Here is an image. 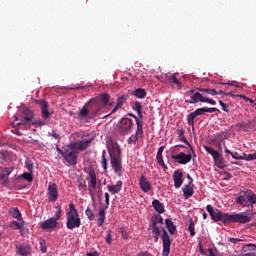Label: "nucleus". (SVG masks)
Segmentation results:
<instances>
[{
    "label": "nucleus",
    "mask_w": 256,
    "mask_h": 256,
    "mask_svg": "<svg viewBox=\"0 0 256 256\" xmlns=\"http://www.w3.org/2000/svg\"><path fill=\"white\" fill-rule=\"evenodd\" d=\"M66 225L68 229H77L81 227V217L73 203L69 204V211L66 213Z\"/></svg>",
    "instance_id": "3"
},
{
    "label": "nucleus",
    "mask_w": 256,
    "mask_h": 256,
    "mask_svg": "<svg viewBox=\"0 0 256 256\" xmlns=\"http://www.w3.org/2000/svg\"><path fill=\"white\" fill-rule=\"evenodd\" d=\"M105 203H106V206H105V209H108L109 208V193H105Z\"/></svg>",
    "instance_id": "61"
},
{
    "label": "nucleus",
    "mask_w": 256,
    "mask_h": 256,
    "mask_svg": "<svg viewBox=\"0 0 256 256\" xmlns=\"http://www.w3.org/2000/svg\"><path fill=\"white\" fill-rule=\"evenodd\" d=\"M106 243H108V245H111V243H113V239H112V236H111V230L107 231Z\"/></svg>",
    "instance_id": "54"
},
{
    "label": "nucleus",
    "mask_w": 256,
    "mask_h": 256,
    "mask_svg": "<svg viewBox=\"0 0 256 256\" xmlns=\"http://www.w3.org/2000/svg\"><path fill=\"white\" fill-rule=\"evenodd\" d=\"M152 206L154 207L155 211H157V213H160V214L165 213V205H163L161 201L159 200L152 201Z\"/></svg>",
    "instance_id": "28"
},
{
    "label": "nucleus",
    "mask_w": 256,
    "mask_h": 256,
    "mask_svg": "<svg viewBox=\"0 0 256 256\" xmlns=\"http://www.w3.org/2000/svg\"><path fill=\"white\" fill-rule=\"evenodd\" d=\"M137 256H151V255L147 252H142V253H139Z\"/></svg>",
    "instance_id": "64"
},
{
    "label": "nucleus",
    "mask_w": 256,
    "mask_h": 256,
    "mask_svg": "<svg viewBox=\"0 0 256 256\" xmlns=\"http://www.w3.org/2000/svg\"><path fill=\"white\" fill-rule=\"evenodd\" d=\"M171 157L174 161H177L179 165H187V163H190L191 159H193L191 154H184L183 152H180L177 155H172Z\"/></svg>",
    "instance_id": "14"
},
{
    "label": "nucleus",
    "mask_w": 256,
    "mask_h": 256,
    "mask_svg": "<svg viewBox=\"0 0 256 256\" xmlns=\"http://www.w3.org/2000/svg\"><path fill=\"white\" fill-rule=\"evenodd\" d=\"M221 113L218 108H205V113Z\"/></svg>",
    "instance_id": "57"
},
{
    "label": "nucleus",
    "mask_w": 256,
    "mask_h": 256,
    "mask_svg": "<svg viewBox=\"0 0 256 256\" xmlns=\"http://www.w3.org/2000/svg\"><path fill=\"white\" fill-rule=\"evenodd\" d=\"M59 199V190L57 189V184L49 183L48 185V200L51 203H55Z\"/></svg>",
    "instance_id": "13"
},
{
    "label": "nucleus",
    "mask_w": 256,
    "mask_h": 256,
    "mask_svg": "<svg viewBox=\"0 0 256 256\" xmlns=\"http://www.w3.org/2000/svg\"><path fill=\"white\" fill-rule=\"evenodd\" d=\"M22 121L16 123L17 126L19 125H31V123H33V111L29 110V109H24L22 112Z\"/></svg>",
    "instance_id": "12"
},
{
    "label": "nucleus",
    "mask_w": 256,
    "mask_h": 256,
    "mask_svg": "<svg viewBox=\"0 0 256 256\" xmlns=\"http://www.w3.org/2000/svg\"><path fill=\"white\" fill-rule=\"evenodd\" d=\"M8 157H9V151H6V150L0 151V159L2 161H7Z\"/></svg>",
    "instance_id": "50"
},
{
    "label": "nucleus",
    "mask_w": 256,
    "mask_h": 256,
    "mask_svg": "<svg viewBox=\"0 0 256 256\" xmlns=\"http://www.w3.org/2000/svg\"><path fill=\"white\" fill-rule=\"evenodd\" d=\"M152 223H155V225H163V217L161 215H157Z\"/></svg>",
    "instance_id": "51"
},
{
    "label": "nucleus",
    "mask_w": 256,
    "mask_h": 256,
    "mask_svg": "<svg viewBox=\"0 0 256 256\" xmlns=\"http://www.w3.org/2000/svg\"><path fill=\"white\" fill-rule=\"evenodd\" d=\"M242 161H256V152L254 154L243 153Z\"/></svg>",
    "instance_id": "40"
},
{
    "label": "nucleus",
    "mask_w": 256,
    "mask_h": 256,
    "mask_svg": "<svg viewBox=\"0 0 256 256\" xmlns=\"http://www.w3.org/2000/svg\"><path fill=\"white\" fill-rule=\"evenodd\" d=\"M137 129L136 135L137 137H143V118L135 117Z\"/></svg>",
    "instance_id": "27"
},
{
    "label": "nucleus",
    "mask_w": 256,
    "mask_h": 256,
    "mask_svg": "<svg viewBox=\"0 0 256 256\" xmlns=\"http://www.w3.org/2000/svg\"><path fill=\"white\" fill-rule=\"evenodd\" d=\"M109 99V94L104 93L100 97L92 98L90 100V104L96 109V111L93 112L94 117H97V115H99V111H101L103 107H107Z\"/></svg>",
    "instance_id": "4"
},
{
    "label": "nucleus",
    "mask_w": 256,
    "mask_h": 256,
    "mask_svg": "<svg viewBox=\"0 0 256 256\" xmlns=\"http://www.w3.org/2000/svg\"><path fill=\"white\" fill-rule=\"evenodd\" d=\"M51 137H53L54 139H58V140L60 139L59 134H57V132L55 130H52Z\"/></svg>",
    "instance_id": "62"
},
{
    "label": "nucleus",
    "mask_w": 256,
    "mask_h": 256,
    "mask_svg": "<svg viewBox=\"0 0 256 256\" xmlns=\"http://www.w3.org/2000/svg\"><path fill=\"white\" fill-rule=\"evenodd\" d=\"M21 223H19V222H17V221H15V220H13L12 221V228H14V229H23V225H25V221H20Z\"/></svg>",
    "instance_id": "43"
},
{
    "label": "nucleus",
    "mask_w": 256,
    "mask_h": 256,
    "mask_svg": "<svg viewBox=\"0 0 256 256\" xmlns=\"http://www.w3.org/2000/svg\"><path fill=\"white\" fill-rule=\"evenodd\" d=\"M56 209H57V211L55 213V218L54 219H56V221H59V219H61V213H63V209L61 208V205H58L56 207Z\"/></svg>",
    "instance_id": "48"
},
{
    "label": "nucleus",
    "mask_w": 256,
    "mask_h": 256,
    "mask_svg": "<svg viewBox=\"0 0 256 256\" xmlns=\"http://www.w3.org/2000/svg\"><path fill=\"white\" fill-rule=\"evenodd\" d=\"M90 105V111H92V115L93 113H95V111H97V109H95L94 107H92V105L90 104V102L86 103L84 105V107L80 110L79 113V117H87L89 115V109H87V106Z\"/></svg>",
    "instance_id": "26"
},
{
    "label": "nucleus",
    "mask_w": 256,
    "mask_h": 256,
    "mask_svg": "<svg viewBox=\"0 0 256 256\" xmlns=\"http://www.w3.org/2000/svg\"><path fill=\"white\" fill-rule=\"evenodd\" d=\"M120 135H129L133 131V120L130 118H122L118 123Z\"/></svg>",
    "instance_id": "8"
},
{
    "label": "nucleus",
    "mask_w": 256,
    "mask_h": 256,
    "mask_svg": "<svg viewBox=\"0 0 256 256\" xmlns=\"http://www.w3.org/2000/svg\"><path fill=\"white\" fill-rule=\"evenodd\" d=\"M152 233L153 235H161V228L155 223H152Z\"/></svg>",
    "instance_id": "46"
},
{
    "label": "nucleus",
    "mask_w": 256,
    "mask_h": 256,
    "mask_svg": "<svg viewBox=\"0 0 256 256\" xmlns=\"http://www.w3.org/2000/svg\"><path fill=\"white\" fill-rule=\"evenodd\" d=\"M167 81L171 83V85H177V87H181V82L177 79V73L169 74L166 76Z\"/></svg>",
    "instance_id": "31"
},
{
    "label": "nucleus",
    "mask_w": 256,
    "mask_h": 256,
    "mask_svg": "<svg viewBox=\"0 0 256 256\" xmlns=\"http://www.w3.org/2000/svg\"><path fill=\"white\" fill-rule=\"evenodd\" d=\"M207 96H203V94H201L200 92H195L192 96H191V100H188L187 103H190L191 105L195 104V103H205V99Z\"/></svg>",
    "instance_id": "22"
},
{
    "label": "nucleus",
    "mask_w": 256,
    "mask_h": 256,
    "mask_svg": "<svg viewBox=\"0 0 256 256\" xmlns=\"http://www.w3.org/2000/svg\"><path fill=\"white\" fill-rule=\"evenodd\" d=\"M243 256H256V245L255 244H247L242 248Z\"/></svg>",
    "instance_id": "19"
},
{
    "label": "nucleus",
    "mask_w": 256,
    "mask_h": 256,
    "mask_svg": "<svg viewBox=\"0 0 256 256\" xmlns=\"http://www.w3.org/2000/svg\"><path fill=\"white\" fill-rule=\"evenodd\" d=\"M132 109H134V111H137L139 119H143V106L140 104V102H134Z\"/></svg>",
    "instance_id": "32"
},
{
    "label": "nucleus",
    "mask_w": 256,
    "mask_h": 256,
    "mask_svg": "<svg viewBox=\"0 0 256 256\" xmlns=\"http://www.w3.org/2000/svg\"><path fill=\"white\" fill-rule=\"evenodd\" d=\"M92 140H84L80 142H73L70 144V147L74 150L78 151H85L89 145H91Z\"/></svg>",
    "instance_id": "16"
},
{
    "label": "nucleus",
    "mask_w": 256,
    "mask_h": 256,
    "mask_svg": "<svg viewBox=\"0 0 256 256\" xmlns=\"http://www.w3.org/2000/svg\"><path fill=\"white\" fill-rule=\"evenodd\" d=\"M204 103H209L210 105H216L217 104V102H215V100L210 99L208 97L205 98Z\"/></svg>",
    "instance_id": "60"
},
{
    "label": "nucleus",
    "mask_w": 256,
    "mask_h": 256,
    "mask_svg": "<svg viewBox=\"0 0 256 256\" xmlns=\"http://www.w3.org/2000/svg\"><path fill=\"white\" fill-rule=\"evenodd\" d=\"M123 187V181L119 180L116 185H109L108 186V191L112 193V195H117L119 191H121V188Z\"/></svg>",
    "instance_id": "25"
},
{
    "label": "nucleus",
    "mask_w": 256,
    "mask_h": 256,
    "mask_svg": "<svg viewBox=\"0 0 256 256\" xmlns=\"http://www.w3.org/2000/svg\"><path fill=\"white\" fill-rule=\"evenodd\" d=\"M240 241H243V240H241L239 238H229L228 239V242L233 243L234 245H237V243H240Z\"/></svg>",
    "instance_id": "58"
},
{
    "label": "nucleus",
    "mask_w": 256,
    "mask_h": 256,
    "mask_svg": "<svg viewBox=\"0 0 256 256\" xmlns=\"http://www.w3.org/2000/svg\"><path fill=\"white\" fill-rule=\"evenodd\" d=\"M206 209L211 217V219H213V221H215L216 223L219 221H222V223H226L229 224V213H223L221 212V210L217 209V208H213V206L211 204H208L206 206Z\"/></svg>",
    "instance_id": "5"
},
{
    "label": "nucleus",
    "mask_w": 256,
    "mask_h": 256,
    "mask_svg": "<svg viewBox=\"0 0 256 256\" xmlns=\"http://www.w3.org/2000/svg\"><path fill=\"white\" fill-rule=\"evenodd\" d=\"M231 157L233 158V159H236V160H242L243 161V155L241 156V155H239V153H237V152H232L231 153Z\"/></svg>",
    "instance_id": "56"
},
{
    "label": "nucleus",
    "mask_w": 256,
    "mask_h": 256,
    "mask_svg": "<svg viewBox=\"0 0 256 256\" xmlns=\"http://www.w3.org/2000/svg\"><path fill=\"white\" fill-rule=\"evenodd\" d=\"M195 119H197V114L196 112H192L188 115L187 120H188V125L193 127L195 125Z\"/></svg>",
    "instance_id": "38"
},
{
    "label": "nucleus",
    "mask_w": 256,
    "mask_h": 256,
    "mask_svg": "<svg viewBox=\"0 0 256 256\" xmlns=\"http://www.w3.org/2000/svg\"><path fill=\"white\" fill-rule=\"evenodd\" d=\"M139 185L141 190L144 193H149V191H151L153 188L151 187V183H149V181L147 180V177H145L144 175H142L139 179Z\"/></svg>",
    "instance_id": "18"
},
{
    "label": "nucleus",
    "mask_w": 256,
    "mask_h": 256,
    "mask_svg": "<svg viewBox=\"0 0 256 256\" xmlns=\"http://www.w3.org/2000/svg\"><path fill=\"white\" fill-rule=\"evenodd\" d=\"M77 183H78V189L80 191H85L87 189V184L85 183V180L78 178Z\"/></svg>",
    "instance_id": "41"
},
{
    "label": "nucleus",
    "mask_w": 256,
    "mask_h": 256,
    "mask_svg": "<svg viewBox=\"0 0 256 256\" xmlns=\"http://www.w3.org/2000/svg\"><path fill=\"white\" fill-rule=\"evenodd\" d=\"M42 111L43 119H49L51 117V112H49V104L45 100L36 101Z\"/></svg>",
    "instance_id": "15"
},
{
    "label": "nucleus",
    "mask_w": 256,
    "mask_h": 256,
    "mask_svg": "<svg viewBox=\"0 0 256 256\" xmlns=\"http://www.w3.org/2000/svg\"><path fill=\"white\" fill-rule=\"evenodd\" d=\"M18 255L21 256H29L31 255V245L20 244L16 246Z\"/></svg>",
    "instance_id": "20"
},
{
    "label": "nucleus",
    "mask_w": 256,
    "mask_h": 256,
    "mask_svg": "<svg viewBox=\"0 0 256 256\" xmlns=\"http://www.w3.org/2000/svg\"><path fill=\"white\" fill-rule=\"evenodd\" d=\"M197 115V117H199V115H203V113H205V108H198L194 111Z\"/></svg>",
    "instance_id": "59"
},
{
    "label": "nucleus",
    "mask_w": 256,
    "mask_h": 256,
    "mask_svg": "<svg viewBox=\"0 0 256 256\" xmlns=\"http://www.w3.org/2000/svg\"><path fill=\"white\" fill-rule=\"evenodd\" d=\"M178 133V137L180 139V141H182L183 143H185L186 145H188V147L190 148L191 153L194 155L195 157V150L193 149V146H191V144L189 143V141H187V138H185V131H183V129H178L177 130Z\"/></svg>",
    "instance_id": "23"
},
{
    "label": "nucleus",
    "mask_w": 256,
    "mask_h": 256,
    "mask_svg": "<svg viewBox=\"0 0 256 256\" xmlns=\"http://www.w3.org/2000/svg\"><path fill=\"white\" fill-rule=\"evenodd\" d=\"M123 103H125V97L118 98L115 108L111 111L110 114L103 116V118L105 119V118L109 117L110 115H113V113L117 112V110L119 109V107H121L123 105Z\"/></svg>",
    "instance_id": "34"
},
{
    "label": "nucleus",
    "mask_w": 256,
    "mask_h": 256,
    "mask_svg": "<svg viewBox=\"0 0 256 256\" xmlns=\"http://www.w3.org/2000/svg\"><path fill=\"white\" fill-rule=\"evenodd\" d=\"M23 179L29 183L33 182V172H25L22 174Z\"/></svg>",
    "instance_id": "42"
},
{
    "label": "nucleus",
    "mask_w": 256,
    "mask_h": 256,
    "mask_svg": "<svg viewBox=\"0 0 256 256\" xmlns=\"http://www.w3.org/2000/svg\"><path fill=\"white\" fill-rule=\"evenodd\" d=\"M14 169H15L14 167L3 168L0 173V181H3V183H5V181H7L8 177L11 175V173H13Z\"/></svg>",
    "instance_id": "24"
},
{
    "label": "nucleus",
    "mask_w": 256,
    "mask_h": 256,
    "mask_svg": "<svg viewBox=\"0 0 256 256\" xmlns=\"http://www.w3.org/2000/svg\"><path fill=\"white\" fill-rule=\"evenodd\" d=\"M253 215L251 214V210L249 209L247 212H242L239 214H228V224L229 223H250L251 219H253Z\"/></svg>",
    "instance_id": "6"
},
{
    "label": "nucleus",
    "mask_w": 256,
    "mask_h": 256,
    "mask_svg": "<svg viewBox=\"0 0 256 256\" xmlns=\"http://www.w3.org/2000/svg\"><path fill=\"white\" fill-rule=\"evenodd\" d=\"M197 91H200V93H206L207 95H212V96L217 95V90H216V89H211V88H197Z\"/></svg>",
    "instance_id": "37"
},
{
    "label": "nucleus",
    "mask_w": 256,
    "mask_h": 256,
    "mask_svg": "<svg viewBox=\"0 0 256 256\" xmlns=\"http://www.w3.org/2000/svg\"><path fill=\"white\" fill-rule=\"evenodd\" d=\"M40 227L44 229L45 231H51L57 227V219L55 218H49L46 221H43L40 224Z\"/></svg>",
    "instance_id": "17"
},
{
    "label": "nucleus",
    "mask_w": 256,
    "mask_h": 256,
    "mask_svg": "<svg viewBox=\"0 0 256 256\" xmlns=\"http://www.w3.org/2000/svg\"><path fill=\"white\" fill-rule=\"evenodd\" d=\"M40 251H42V253H47V245H45V240L40 241Z\"/></svg>",
    "instance_id": "55"
},
{
    "label": "nucleus",
    "mask_w": 256,
    "mask_h": 256,
    "mask_svg": "<svg viewBox=\"0 0 256 256\" xmlns=\"http://www.w3.org/2000/svg\"><path fill=\"white\" fill-rule=\"evenodd\" d=\"M235 203L241 207H247L251 211V215H255L254 205H256V194L252 190L240 191L238 197L235 198Z\"/></svg>",
    "instance_id": "2"
},
{
    "label": "nucleus",
    "mask_w": 256,
    "mask_h": 256,
    "mask_svg": "<svg viewBox=\"0 0 256 256\" xmlns=\"http://www.w3.org/2000/svg\"><path fill=\"white\" fill-rule=\"evenodd\" d=\"M88 175H89V194L91 197H93V191L97 189V174L95 173V168L94 167H89L88 168Z\"/></svg>",
    "instance_id": "11"
},
{
    "label": "nucleus",
    "mask_w": 256,
    "mask_h": 256,
    "mask_svg": "<svg viewBox=\"0 0 256 256\" xmlns=\"http://www.w3.org/2000/svg\"><path fill=\"white\" fill-rule=\"evenodd\" d=\"M204 149L206 152L209 153V155L213 157L214 163L216 167H218V169H223V167H225V158L221 156V154L217 150L209 146H204Z\"/></svg>",
    "instance_id": "7"
},
{
    "label": "nucleus",
    "mask_w": 256,
    "mask_h": 256,
    "mask_svg": "<svg viewBox=\"0 0 256 256\" xmlns=\"http://www.w3.org/2000/svg\"><path fill=\"white\" fill-rule=\"evenodd\" d=\"M165 225L170 233V235H175L177 233V226H175V223L171 221V219H166L165 220Z\"/></svg>",
    "instance_id": "29"
},
{
    "label": "nucleus",
    "mask_w": 256,
    "mask_h": 256,
    "mask_svg": "<svg viewBox=\"0 0 256 256\" xmlns=\"http://www.w3.org/2000/svg\"><path fill=\"white\" fill-rule=\"evenodd\" d=\"M132 95L138 99H145V97H147V92L143 88H138L132 93Z\"/></svg>",
    "instance_id": "33"
},
{
    "label": "nucleus",
    "mask_w": 256,
    "mask_h": 256,
    "mask_svg": "<svg viewBox=\"0 0 256 256\" xmlns=\"http://www.w3.org/2000/svg\"><path fill=\"white\" fill-rule=\"evenodd\" d=\"M174 179V187L176 189H180L181 185H183V172L177 170L173 174Z\"/></svg>",
    "instance_id": "21"
},
{
    "label": "nucleus",
    "mask_w": 256,
    "mask_h": 256,
    "mask_svg": "<svg viewBox=\"0 0 256 256\" xmlns=\"http://www.w3.org/2000/svg\"><path fill=\"white\" fill-rule=\"evenodd\" d=\"M85 215L88 217L89 221H93L95 219V213H93V210H91V208L86 209Z\"/></svg>",
    "instance_id": "44"
},
{
    "label": "nucleus",
    "mask_w": 256,
    "mask_h": 256,
    "mask_svg": "<svg viewBox=\"0 0 256 256\" xmlns=\"http://www.w3.org/2000/svg\"><path fill=\"white\" fill-rule=\"evenodd\" d=\"M188 231L190 232L191 237H195V222H193V218H189Z\"/></svg>",
    "instance_id": "39"
},
{
    "label": "nucleus",
    "mask_w": 256,
    "mask_h": 256,
    "mask_svg": "<svg viewBox=\"0 0 256 256\" xmlns=\"http://www.w3.org/2000/svg\"><path fill=\"white\" fill-rule=\"evenodd\" d=\"M163 151H165V146H161L156 154V159H163Z\"/></svg>",
    "instance_id": "52"
},
{
    "label": "nucleus",
    "mask_w": 256,
    "mask_h": 256,
    "mask_svg": "<svg viewBox=\"0 0 256 256\" xmlns=\"http://www.w3.org/2000/svg\"><path fill=\"white\" fill-rule=\"evenodd\" d=\"M10 215L13 217V219H17L18 221H22L23 217L21 215V212L19 211V208H13L10 211Z\"/></svg>",
    "instance_id": "35"
},
{
    "label": "nucleus",
    "mask_w": 256,
    "mask_h": 256,
    "mask_svg": "<svg viewBox=\"0 0 256 256\" xmlns=\"http://www.w3.org/2000/svg\"><path fill=\"white\" fill-rule=\"evenodd\" d=\"M31 125H37L38 127H43L47 125V122H45V120H36V121H33Z\"/></svg>",
    "instance_id": "53"
},
{
    "label": "nucleus",
    "mask_w": 256,
    "mask_h": 256,
    "mask_svg": "<svg viewBox=\"0 0 256 256\" xmlns=\"http://www.w3.org/2000/svg\"><path fill=\"white\" fill-rule=\"evenodd\" d=\"M98 225L99 227H102L103 223H105V208H100L99 213H98Z\"/></svg>",
    "instance_id": "36"
},
{
    "label": "nucleus",
    "mask_w": 256,
    "mask_h": 256,
    "mask_svg": "<svg viewBox=\"0 0 256 256\" xmlns=\"http://www.w3.org/2000/svg\"><path fill=\"white\" fill-rule=\"evenodd\" d=\"M107 150L114 173L118 175V177H121L123 175V161L121 160V148L119 144L110 139L107 142Z\"/></svg>",
    "instance_id": "1"
},
{
    "label": "nucleus",
    "mask_w": 256,
    "mask_h": 256,
    "mask_svg": "<svg viewBox=\"0 0 256 256\" xmlns=\"http://www.w3.org/2000/svg\"><path fill=\"white\" fill-rule=\"evenodd\" d=\"M195 193V190H193V187L191 185L187 184L183 188V195L184 199H189L190 197H193V194Z\"/></svg>",
    "instance_id": "30"
},
{
    "label": "nucleus",
    "mask_w": 256,
    "mask_h": 256,
    "mask_svg": "<svg viewBox=\"0 0 256 256\" xmlns=\"http://www.w3.org/2000/svg\"><path fill=\"white\" fill-rule=\"evenodd\" d=\"M64 159L69 163V165H75L77 163V159L79 157V154L75 149L72 147H68L67 149L64 150Z\"/></svg>",
    "instance_id": "10"
},
{
    "label": "nucleus",
    "mask_w": 256,
    "mask_h": 256,
    "mask_svg": "<svg viewBox=\"0 0 256 256\" xmlns=\"http://www.w3.org/2000/svg\"><path fill=\"white\" fill-rule=\"evenodd\" d=\"M162 243H163V251L162 256H169V253H171V243L173 241L171 240V237H169V233H167V230L162 228Z\"/></svg>",
    "instance_id": "9"
},
{
    "label": "nucleus",
    "mask_w": 256,
    "mask_h": 256,
    "mask_svg": "<svg viewBox=\"0 0 256 256\" xmlns=\"http://www.w3.org/2000/svg\"><path fill=\"white\" fill-rule=\"evenodd\" d=\"M105 155H107V152L104 150L102 152V166L104 171H107V158L105 157Z\"/></svg>",
    "instance_id": "49"
},
{
    "label": "nucleus",
    "mask_w": 256,
    "mask_h": 256,
    "mask_svg": "<svg viewBox=\"0 0 256 256\" xmlns=\"http://www.w3.org/2000/svg\"><path fill=\"white\" fill-rule=\"evenodd\" d=\"M221 107L223 111H225L226 113H229V106L227 104H224Z\"/></svg>",
    "instance_id": "63"
},
{
    "label": "nucleus",
    "mask_w": 256,
    "mask_h": 256,
    "mask_svg": "<svg viewBox=\"0 0 256 256\" xmlns=\"http://www.w3.org/2000/svg\"><path fill=\"white\" fill-rule=\"evenodd\" d=\"M138 137L139 136H137V134H132L127 140L128 145H133V143H137Z\"/></svg>",
    "instance_id": "47"
},
{
    "label": "nucleus",
    "mask_w": 256,
    "mask_h": 256,
    "mask_svg": "<svg viewBox=\"0 0 256 256\" xmlns=\"http://www.w3.org/2000/svg\"><path fill=\"white\" fill-rule=\"evenodd\" d=\"M25 167L28 170V172L33 173V161H31V159H26Z\"/></svg>",
    "instance_id": "45"
}]
</instances>
